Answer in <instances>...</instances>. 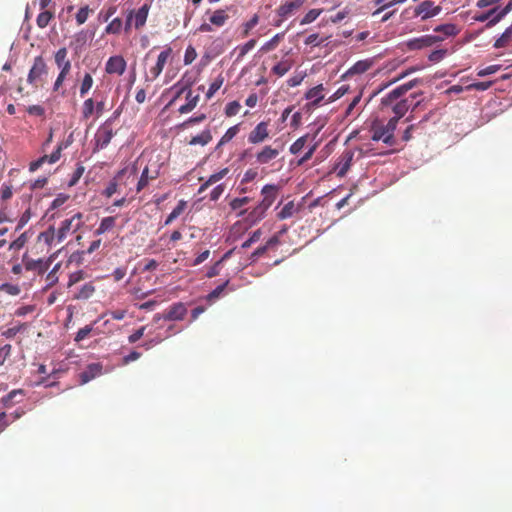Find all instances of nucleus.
I'll return each mask as SVG.
<instances>
[{"label":"nucleus","mask_w":512,"mask_h":512,"mask_svg":"<svg viewBox=\"0 0 512 512\" xmlns=\"http://www.w3.org/2000/svg\"><path fill=\"white\" fill-rule=\"evenodd\" d=\"M416 82V80L409 81L408 83L393 89L390 93L382 98V106H392V111L394 112L395 116L391 119H396L398 122L399 119L406 114L409 108H412V111H414L420 105V101L415 103L413 102L414 98L416 97L415 95H411V99L406 98L399 100L404 94H406L415 86Z\"/></svg>","instance_id":"nucleus-1"},{"label":"nucleus","mask_w":512,"mask_h":512,"mask_svg":"<svg viewBox=\"0 0 512 512\" xmlns=\"http://www.w3.org/2000/svg\"><path fill=\"white\" fill-rule=\"evenodd\" d=\"M442 11L440 5H436L432 0H423L418 4L409 6L402 12V17L405 20L420 19L426 21L437 15Z\"/></svg>","instance_id":"nucleus-2"},{"label":"nucleus","mask_w":512,"mask_h":512,"mask_svg":"<svg viewBox=\"0 0 512 512\" xmlns=\"http://www.w3.org/2000/svg\"><path fill=\"white\" fill-rule=\"evenodd\" d=\"M396 128V119H389V121L386 124H383L379 120H375L371 125V139L373 141H382L388 146H393L396 144V140L394 137V132Z\"/></svg>","instance_id":"nucleus-3"},{"label":"nucleus","mask_w":512,"mask_h":512,"mask_svg":"<svg viewBox=\"0 0 512 512\" xmlns=\"http://www.w3.org/2000/svg\"><path fill=\"white\" fill-rule=\"evenodd\" d=\"M48 74L47 64L42 56L34 58L33 65L29 70L27 82L35 88L42 87Z\"/></svg>","instance_id":"nucleus-4"},{"label":"nucleus","mask_w":512,"mask_h":512,"mask_svg":"<svg viewBox=\"0 0 512 512\" xmlns=\"http://www.w3.org/2000/svg\"><path fill=\"white\" fill-rule=\"evenodd\" d=\"M83 217L81 212H77L71 218L63 220L57 229V243L63 242L68 235L77 232L84 224Z\"/></svg>","instance_id":"nucleus-5"},{"label":"nucleus","mask_w":512,"mask_h":512,"mask_svg":"<svg viewBox=\"0 0 512 512\" xmlns=\"http://www.w3.org/2000/svg\"><path fill=\"white\" fill-rule=\"evenodd\" d=\"M187 314L186 305L182 302H177L168 307L163 314H156L154 316V320L158 321L160 319L167 321H180L183 320Z\"/></svg>","instance_id":"nucleus-6"},{"label":"nucleus","mask_w":512,"mask_h":512,"mask_svg":"<svg viewBox=\"0 0 512 512\" xmlns=\"http://www.w3.org/2000/svg\"><path fill=\"white\" fill-rule=\"evenodd\" d=\"M127 174H128V178L130 176H132L134 179L136 176V168L135 167H132L131 169L123 168L120 171H118V173L114 176V178L108 183L107 187L103 190L102 195L107 198H110L115 193H117L119 185H120L123 177Z\"/></svg>","instance_id":"nucleus-7"},{"label":"nucleus","mask_w":512,"mask_h":512,"mask_svg":"<svg viewBox=\"0 0 512 512\" xmlns=\"http://www.w3.org/2000/svg\"><path fill=\"white\" fill-rule=\"evenodd\" d=\"M443 41V37L438 35H424L421 37L408 40L405 45L408 50H421L423 48L431 47L434 44Z\"/></svg>","instance_id":"nucleus-8"},{"label":"nucleus","mask_w":512,"mask_h":512,"mask_svg":"<svg viewBox=\"0 0 512 512\" xmlns=\"http://www.w3.org/2000/svg\"><path fill=\"white\" fill-rule=\"evenodd\" d=\"M114 136V132L112 129L111 124L106 121L103 125H101L98 129V131L95 134V144L97 149H104L106 148L111 139Z\"/></svg>","instance_id":"nucleus-9"},{"label":"nucleus","mask_w":512,"mask_h":512,"mask_svg":"<svg viewBox=\"0 0 512 512\" xmlns=\"http://www.w3.org/2000/svg\"><path fill=\"white\" fill-rule=\"evenodd\" d=\"M127 63L125 59L120 55L111 56L105 65V71L107 74L122 75L126 70Z\"/></svg>","instance_id":"nucleus-10"},{"label":"nucleus","mask_w":512,"mask_h":512,"mask_svg":"<svg viewBox=\"0 0 512 512\" xmlns=\"http://www.w3.org/2000/svg\"><path fill=\"white\" fill-rule=\"evenodd\" d=\"M353 158H354V152L352 150H345L339 156L338 161L334 167V170L337 172V175L339 177H343L346 175V173L350 169Z\"/></svg>","instance_id":"nucleus-11"},{"label":"nucleus","mask_w":512,"mask_h":512,"mask_svg":"<svg viewBox=\"0 0 512 512\" xmlns=\"http://www.w3.org/2000/svg\"><path fill=\"white\" fill-rule=\"evenodd\" d=\"M261 195L263 198L259 205L267 211L278 196V187L273 184H267L262 188Z\"/></svg>","instance_id":"nucleus-12"},{"label":"nucleus","mask_w":512,"mask_h":512,"mask_svg":"<svg viewBox=\"0 0 512 512\" xmlns=\"http://www.w3.org/2000/svg\"><path fill=\"white\" fill-rule=\"evenodd\" d=\"M269 137L268 123L260 122L256 127L249 133L248 142L251 144L262 143Z\"/></svg>","instance_id":"nucleus-13"},{"label":"nucleus","mask_w":512,"mask_h":512,"mask_svg":"<svg viewBox=\"0 0 512 512\" xmlns=\"http://www.w3.org/2000/svg\"><path fill=\"white\" fill-rule=\"evenodd\" d=\"M150 7L151 5L149 3H144L139 9L129 11L134 21L135 29L139 30L146 24Z\"/></svg>","instance_id":"nucleus-14"},{"label":"nucleus","mask_w":512,"mask_h":512,"mask_svg":"<svg viewBox=\"0 0 512 512\" xmlns=\"http://www.w3.org/2000/svg\"><path fill=\"white\" fill-rule=\"evenodd\" d=\"M62 145L59 144L55 151H53L50 155H44L30 163V171L34 172L38 170L44 163L48 162L50 164L56 163L61 157Z\"/></svg>","instance_id":"nucleus-15"},{"label":"nucleus","mask_w":512,"mask_h":512,"mask_svg":"<svg viewBox=\"0 0 512 512\" xmlns=\"http://www.w3.org/2000/svg\"><path fill=\"white\" fill-rule=\"evenodd\" d=\"M171 53H172V49L170 47H168L159 54L155 66H153L150 69V75H151L150 80H152V81L155 80L162 73L164 66H165L168 58L170 57Z\"/></svg>","instance_id":"nucleus-16"},{"label":"nucleus","mask_w":512,"mask_h":512,"mask_svg":"<svg viewBox=\"0 0 512 512\" xmlns=\"http://www.w3.org/2000/svg\"><path fill=\"white\" fill-rule=\"evenodd\" d=\"M55 64L60 72L70 73L71 61L68 59V51L65 47L60 48L54 55Z\"/></svg>","instance_id":"nucleus-17"},{"label":"nucleus","mask_w":512,"mask_h":512,"mask_svg":"<svg viewBox=\"0 0 512 512\" xmlns=\"http://www.w3.org/2000/svg\"><path fill=\"white\" fill-rule=\"evenodd\" d=\"M304 3H305V0H292V1L286 2L279 6V8L277 9V13L280 17L287 18L294 11L300 9Z\"/></svg>","instance_id":"nucleus-18"},{"label":"nucleus","mask_w":512,"mask_h":512,"mask_svg":"<svg viewBox=\"0 0 512 512\" xmlns=\"http://www.w3.org/2000/svg\"><path fill=\"white\" fill-rule=\"evenodd\" d=\"M279 155V150L272 148L270 145L264 146L261 151L256 154V161L259 164H268Z\"/></svg>","instance_id":"nucleus-19"},{"label":"nucleus","mask_w":512,"mask_h":512,"mask_svg":"<svg viewBox=\"0 0 512 512\" xmlns=\"http://www.w3.org/2000/svg\"><path fill=\"white\" fill-rule=\"evenodd\" d=\"M229 9L230 8L227 7L225 9L215 10L209 18L210 23L216 27L224 26L228 19L230 18L228 14Z\"/></svg>","instance_id":"nucleus-20"},{"label":"nucleus","mask_w":512,"mask_h":512,"mask_svg":"<svg viewBox=\"0 0 512 512\" xmlns=\"http://www.w3.org/2000/svg\"><path fill=\"white\" fill-rule=\"evenodd\" d=\"M102 366L99 364H90L87 369L80 373V383L85 384L96 376L101 374Z\"/></svg>","instance_id":"nucleus-21"},{"label":"nucleus","mask_w":512,"mask_h":512,"mask_svg":"<svg viewBox=\"0 0 512 512\" xmlns=\"http://www.w3.org/2000/svg\"><path fill=\"white\" fill-rule=\"evenodd\" d=\"M323 91V85L319 84L309 89L305 94V98L308 100H312L311 105L316 107L324 99Z\"/></svg>","instance_id":"nucleus-22"},{"label":"nucleus","mask_w":512,"mask_h":512,"mask_svg":"<svg viewBox=\"0 0 512 512\" xmlns=\"http://www.w3.org/2000/svg\"><path fill=\"white\" fill-rule=\"evenodd\" d=\"M24 266L28 271H37L39 274H43L49 268V262L44 261L43 259H29L24 261Z\"/></svg>","instance_id":"nucleus-23"},{"label":"nucleus","mask_w":512,"mask_h":512,"mask_svg":"<svg viewBox=\"0 0 512 512\" xmlns=\"http://www.w3.org/2000/svg\"><path fill=\"white\" fill-rule=\"evenodd\" d=\"M434 32L441 33L442 34L441 37H443V40H444L446 37L458 35L460 30L455 24L445 23V24L436 26L434 28Z\"/></svg>","instance_id":"nucleus-24"},{"label":"nucleus","mask_w":512,"mask_h":512,"mask_svg":"<svg viewBox=\"0 0 512 512\" xmlns=\"http://www.w3.org/2000/svg\"><path fill=\"white\" fill-rule=\"evenodd\" d=\"M259 20V15L254 14L248 21L242 23L240 26V38L248 37L251 31L258 25Z\"/></svg>","instance_id":"nucleus-25"},{"label":"nucleus","mask_w":512,"mask_h":512,"mask_svg":"<svg viewBox=\"0 0 512 512\" xmlns=\"http://www.w3.org/2000/svg\"><path fill=\"white\" fill-rule=\"evenodd\" d=\"M293 64L294 62L291 59H282L272 67L271 73L283 77L293 67Z\"/></svg>","instance_id":"nucleus-26"},{"label":"nucleus","mask_w":512,"mask_h":512,"mask_svg":"<svg viewBox=\"0 0 512 512\" xmlns=\"http://www.w3.org/2000/svg\"><path fill=\"white\" fill-rule=\"evenodd\" d=\"M266 212L267 211L258 204L247 214L245 220L250 226L255 225L265 217Z\"/></svg>","instance_id":"nucleus-27"},{"label":"nucleus","mask_w":512,"mask_h":512,"mask_svg":"<svg viewBox=\"0 0 512 512\" xmlns=\"http://www.w3.org/2000/svg\"><path fill=\"white\" fill-rule=\"evenodd\" d=\"M116 217L115 216H107L104 217L98 226V228L95 230V235H102L106 232L111 231L116 226Z\"/></svg>","instance_id":"nucleus-28"},{"label":"nucleus","mask_w":512,"mask_h":512,"mask_svg":"<svg viewBox=\"0 0 512 512\" xmlns=\"http://www.w3.org/2000/svg\"><path fill=\"white\" fill-rule=\"evenodd\" d=\"M186 100L187 102L184 105L180 106V108L178 109L180 114H186L191 112L198 104L199 95H193V92L189 90L186 95Z\"/></svg>","instance_id":"nucleus-29"},{"label":"nucleus","mask_w":512,"mask_h":512,"mask_svg":"<svg viewBox=\"0 0 512 512\" xmlns=\"http://www.w3.org/2000/svg\"><path fill=\"white\" fill-rule=\"evenodd\" d=\"M158 177V171H155L153 174H150L148 166H146L140 176V179L137 182L136 190L137 192L142 191L149 183V180L156 179Z\"/></svg>","instance_id":"nucleus-30"},{"label":"nucleus","mask_w":512,"mask_h":512,"mask_svg":"<svg viewBox=\"0 0 512 512\" xmlns=\"http://www.w3.org/2000/svg\"><path fill=\"white\" fill-rule=\"evenodd\" d=\"M187 202L185 200H180L176 207L171 211V213L166 217L164 221V225H170L175 219H177L186 209Z\"/></svg>","instance_id":"nucleus-31"},{"label":"nucleus","mask_w":512,"mask_h":512,"mask_svg":"<svg viewBox=\"0 0 512 512\" xmlns=\"http://www.w3.org/2000/svg\"><path fill=\"white\" fill-rule=\"evenodd\" d=\"M57 241V230L53 226H50L46 231L41 232L38 236V241L43 242L48 246H51L54 241Z\"/></svg>","instance_id":"nucleus-32"},{"label":"nucleus","mask_w":512,"mask_h":512,"mask_svg":"<svg viewBox=\"0 0 512 512\" xmlns=\"http://www.w3.org/2000/svg\"><path fill=\"white\" fill-rule=\"evenodd\" d=\"M95 293V286L92 282L85 283L74 296L75 299L87 300Z\"/></svg>","instance_id":"nucleus-33"},{"label":"nucleus","mask_w":512,"mask_h":512,"mask_svg":"<svg viewBox=\"0 0 512 512\" xmlns=\"http://www.w3.org/2000/svg\"><path fill=\"white\" fill-rule=\"evenodd\" d=\"M212 140V135L209 129L202 131L199 135L191 138L189 141L190 145H201L205 146Z\"/></svg>","instance_id":"nucleus-34"},{"label":"nucleus","mask_w":512,"mask_h":512,"mask_svg":"<svg viewBox=\"0 0 512 512\" xmlns=\"http://www.w3.org/2000/svg\"><path fill=\"white\" fill-rule=\"evenodd\" d=\"M372 66V61L370 60H360L357 61L349 70L348 74L355 75V74H362L365 73L370 69Z\"/></svg>","instance_id":"nucleus-35"},{"label":"nucleus","mask_w":512,"mask_h":512,"mask_svg":"<svg viewBox=\"0 0 512 512\" xmlns=\"http://www.w3.org/2000/svg\"><path fill=\"white\" fill-rule=\"evenodd\" d=\"M240 131V124H236L232 127H230L225 134L221 137L220 141L218 142L216 148H220L221 146L225 145L226 143L230 142Z\"/></svg>","instance_id":"nucleus-36"},{"label":"nucleus","mask_w":512,"mask_h":512,"mask_svg":"<svg viewBox=\"0 0 512 512\" xmlns=\"http://www.w3.org/2000/svg\"><path fill=\"white\" fill-rule=\"evenodd\" d=\"M256 43V39H250L243 45L237 46L235 49L236 51H238L236 61H241L245 57V55L255 47Z\"/></svg>","instance_id":"nucleus-37"},{"label":"nucleus","mask_w":512,"mask_h":512,"mask_svg":"<svg viewBox=\"0 0 512 512\" xmlns=\"http://www.w3.org/2000/svg\"><path fill=\"white\" fill-rule=\"evenodd\" d=\"M512 38V25L507 27L505 31L502 33V35L496 39L494 42V47L496 49L504 48L508 45L509 41Z\"/></svg>","instance_id":"nucleus-38"},{"label":"nucleus","mask_w":512,"mask_h":512,"mask_svg":"<svg viewBox=\"0 0 512 512\" xmlns=\"http://www.w3.org/2000/svg\"><path fill=\"white\" fill-rule=\"evenodd\" d=\"M297 211H298V209L296 208L294 202L289 201L280 210V212L277 214V217L280 220H284V219L292 217Z\"/></svg>","instance_id":"nucleus-39"},{"label":"nucleus","mask_w":512,"mask_h":512,"mask_svg":"<svg viewBox=\"0 0 512 512\" xmlns=\"http://www.w3.org/2000/svg\"><path fill=\"white\" fill-rule=\"evenodd\" d=\"M95 112V102L92 98H88L83 102L81 114L82 119L88 120Z\"/></svg>","instance_id":"nucleus-40"},{"label":"nucleus","mask_w":512,"mask_h":512,"mask_svg":"<svg viewBox=\"0 0 512 512\" xmlns=\"http://www.w3.org/2000/svg\"><path fill=\"white\" fill-rule=\"evenodd\" d=\"M284 38V32L276 34L269 41H267L262 47L261 51L264 53L274 50Z\"/></svg>","instance_id":"nucleus-41"},{"label":"nucleus","mask_w":512,"mask_h":512,"mask_svg":"<svg viewBox=\"0 0 512 512\" xmlns=\"http://www.w3.org/2000/svg\"><path fill=\"white\" fill-rule=\"evenodd\" d=\"M93 83H94V80H93L92 75L90 73H85V75L81 81L80 89H79V93H80L81 97H84L90 91V89L93 86Z\"/></svg>","instance_id":"nucleus-42"},{"label":"nucleus","mask_w":512,"mask_h":512,"mask_svg":"<svg viewBox=\"0 0 512 512\" xmlns=\"http://www.w3.org/2000/svg\"><path fill=\"white\" fill-rule=\"evenodd\" d=\"M123 28V21L121 18H114L105 28L106 34H114L117 35L121 32Z\"/></svg>","instance_id":"nucleus-43"},{"label":"nucleus","mask_w":512,"mask_h":512,"mask_svg":"<svg viewBox=\"0 0 512 512\" xmlns=\"http://www.w3.org/2000/svg\"><path fill=\"white\" fill-rule=\"evenodd\" d=\"M230 281L226 280L223 284L218 285L214 290H212L207 296L206 300L209 302H214L218 298H220L225 290L228 287Z\"/></svg>","instance_id":"nucleus-44"},{"label":"nucleus","mask_w":512,"mask_h":512,"mask_svg":"<svg viewBox=\"0 0 512 512\" xmlns=\"http://www.w3.org/2000/svg\"><path fill=\"white\" fill-rule=\"evenodd\" d=\"M54 17L53 12L45 10L41 12L36 19L37 26L39 28H45L48 26L51 19Z\"/></svg>","instance_id":"nucleus-45"},{"label":"nucleus","mask_w":512,"mask_h":512,"mask_svg":"<svg viewBox=\"0 0 512 512\" xmlns=\"http://www.w3.org/2000/svg\"><path fill=\"white\" fill-rule=\"evenodd\" d=\"M224 83V77L218 75V77L210 84L209 89L206 93V98L211 99L214 94L221 88Z\"/></svg>","instance_id":"nucleus-46"},{"label":"nucleus","mask_w":512,"mask_h":512,"mask_svg":"<svg viewBox=\"0 0 512 512\" xmlns=\"http://www.w3.org/2000/svg\"><path fill=\"white\" fill-rule=\"evenodd\" d=\"M308 139V135H304L302 137H299L291 146H290V153L293 155L299 154L304 146L306 145Z\"/></svg>","instance_id":"nucleus-47"},{"label":"nucleus","mask_w":512,"mask_h":512,"mask_svg":"<svg viewBox=\"0 0 512 512\" xmlns=\"http://www.w3.org/2000/svg\"><path fill=\"white\" fill-rule=\"evenodd\" d=\"M321 13H322V9H311V10H309L304 15V17L301 19L300 24L301 25H306V24L312 23L313 21H315L320 16Z\"/></svg>","instance_id":"nucleus-48"},{"label":"nucleus","mask_w":512,"mask_h":512,"mask_svg":"<svg viewBox=\"0 0 512 512\" xmlns=\"http://www.w3.org/2000/svg\"><path fill=\"white\" fill-rule=\"evenodd\" d=\"M90 12H92V10L89 8L88 5H85V6L81 7L78 10V12L76 13V16H75L76 23L78 25L84 24L87 21Z\"/></svg>","instance_id":"nucleus-49"},{"label":"nucleus","mask_w":512,"mask_h":512,"mask_svg":"<svg viewBox=\"0 0 512 512\" xmlns=\"http://www.w3.org/2000/svg\"><path fill=\"white\" fill-rule=\"evenodd\" d=\"M27 233L24 232L22 233L17 239H15L14 241H12L10 244H9V250H13V251H19L21 250L24 245L27 243Z\"/></svg>","instance_id":"nucleus-50"},{"label":"nucleus","mask_w":512,"mask_h":512,"mask_svg":"<svg viewBox=\"0 0 512 512\" xmlns=\"http://www.w3.org/2000/svg\"><path fill=\"white\" fill-rule=\"evenodd\" d=\"M428 116L426 115L418 124H411L409 125L405 131L403 132V135H402V140L405 141V142H408L409 140L412 139V133L413 131L420 125L422 124L423 122H426L428 120Z\"/></svg>","instance_id":"nucleus-51"},{"label":"nucleus","mask_w":512,"mask_h":512,"mask_svg":"<svg viewBox=\"0 0 512 512\" xmlns=\"http://www.w3.org/2000/svg\"><path fill=\"white\" fill-rule=\"evenodd\" d=\"M93 331H94L93 325H86L85 327L80 328L78 330L74 340L79 343V342L83 341L84 339H86Z\"/></svg>","instance_id":"nucleus-52"},{"label":"nucleus","mask_w":512,"mask_h":512,"mask_svg":"<svg viewBox=\"0 0 512 512\" xmlns=\"http://www.w3.org/2000/svg\"><path fill=\"white\" fill-rule=\"evenodd\" d=\"M13 195L12 187L9 185H2L0 189V205H5V201L9 200Z\"/></svg>","instance_id":"nucleus-53"},{"label":"nucleus","mask_w":512,"mask_h":512,"mask_svg":"<svg viewBox=\"0 0 512 512\" xmlns=\"http://www.w3.org/2000/svg\"><path fill=\"white\" fill-rule=\"evenodd\" d=\"M241 105L238 101L229 102L225 107V114L228 117L235 116L239 113Z\"/></svg>","instance_id":"nucleus-54"},{"label":"nucleus","mask_w":512,"mask_h":512,"mask_svg":"<svg viewBox=\"0 0 512 512\" xmlns=\"http://www.w3.org/2000/svg\"><path fill=\"white\" fill-rule=\"evenodd\" d=\"M117 11L116 6H110L106 10H101L98 14L99 21L107 22Z\"/></svg>","instance_id":"nucleus-55"},{"label":"nucleus","mask_w":512,"mask_h":512,"mask_svg":"<svg viewBox=\"0 0 512 512\" xmlns=\"http://www.w3.org/2000/svg\"><path fill=\"white\" fill-rule=\"evenodd\" d=\"M0 291H3L9 295L16 296L20 293V287L18 285L4 283L0 285Z\"/></svg>","instance_id":"nucleus-56"},{"label":"nucleus","mask_w":512,"mask_h":512,"mask_svg":"<svg viewBox=\"0 0 512 512\" xmlns=\"http://www.w3.org/2000/svg\"><path fill=\"white\" fill-rule=\"evenodd\" d=\"M84 171L85 167L82 164L78 163L69 181V186H74L82 177Z\"/></svg>","instance_id":"nucleus-57"},{"label":"nucleus","mask_w":512,"mask_h":512,"mask_svg":"<svg viewBox=\"0 0 512 512\" xmlns=\"http://www.w3.org/2000/svg\"><path fill=\"white\" fill-rule=\"evenodd\" d=\"M228 172H229L228 168H223L220 171L210 175L209 178L207 179L208 184L213 185V184L217 183L218 181L222 180L228 174Z\"/></svg>","instance_id":"nucleus-58"},{"label":"nucleus","mask_w":512,"mask_h":512,"mask_svg":"<svg viewBox=\"0 0 512 512\" xmlns=\"http://www.w3.org/2000/svg\"><path fill=\"white\" fill-rule=\"evenodd\" d=\"M250 202V198L245 196L241 198H234L230 202V207L232 210H238L241 209L244 205L248 204Z\"/></svg>","instance_id":"nucleus-59"},{"label":"nucleus","mask_w":512,"mask_h":512,"mask_svg":"<svg viewBox=\"0 0 512 512\" xmlns=\"http://www.w3.org/2000/svg\"><path fill=\"white\" fill-rule=\"evenodd\" d=\"M262 235L261 229L255 230L252 235L242 244L243 249L249 248L252 244L256 243Z\"/></svg>","instance_id":"nucleus-60"},{"label":"nucleus","mask_w":512,"mask_h":512,"mask_svg":"<svg viewBox=\"0 0 512 512\" xmlns=\"http://www.w3.org/2000/svg\"><path fill=\"white\" fill-rule=\"evenodd\" d=\"M197 57V52L195 50V48L191 45H189L186 50H185V54H184V63L186 65L188 64H191Z\"/></svg>","instance_id":"nucleus-61"},{"label":"nucleus","mask_w":512,"mask_h":512,"mask_svg":"<svg viewBox=\"0 0 512 512\" xmlns=\"http://www.w3.org/2000/svg\"><path fill=\"white\" fill-rule=\"evenodd\" d=\"M35 309V305H23L15 310L14 315L18 317H24L27 314L33 313Z\"/></svg>","instance_id":"nucleus-62"},{"label":"nucleus","mask_w":512,"mask_h":512,"mask_svg":"<svg viewBox=\"0 0 512 512\" xmlns=\"http://www.w3.org/2000/svg\"><path fill=\"white\" fill-rule=\"evenodd\" d=\"M492 86L491 81L487 82H475L466 87L467 90L485 91Z\"/></svg>","instance_id":"nucleus-63"},{"label":"nucleus","mask_w":512,"mask_h":512,"mask_svg":"<svg viewBox=\"0 0 512 512\" xmlns=\"http://www.w3.org/2000/svg\"><path fill=\"white\" fill-rule=\"evenodd\" d=\"M85 278V273L82 270L73 272L69 275L68 287L75 285Z\"/></svg>","instance_id":"nucleus-64"}]
</instances>
